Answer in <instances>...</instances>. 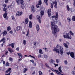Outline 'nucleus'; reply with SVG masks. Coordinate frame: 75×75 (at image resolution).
<instances>
[{
  "instance_id": "obj_44",
  "label": "nucleus",
  "mask_w": 75,
  "mask_h": 75,
  "mask_svg": "<svg viewBox=\"0 0 75 75\" xmlns=\"http://www.w3.org/2000/svg\"><path fill=\"white\" fill-rule=\"evenodd\" d=\"M71 74H73V75H75V71H72L71 72Z\"/></svg>"
},
{
  "instance_id": "obj_39",
  "label": "nucleus",
  "mask_w": 75,
  "mask_h": 75,
  "mask_svg": "<svg viewBox=\"0 0 75 75\" xmlns=\"http://www.w3.org/2000/svg\"><path fill=\"white\" fill-rule=\"evenodd\" d=\"M70 33L71 34V35H74V33L71 31L70 30Z\"/></svg>"
},
{
  "instance_id": "obj_57",
  "label": "nucleus",
  "mask_w": 75,
  "mask_h": 75,
  "mask_svg": "<svg viewBox=\"0 0 75 75\" xmlns=\"http://www.w3.org/2000/svg\"><path fill=\"white\" fill-rule=\"evenodd\" d=\"M38 5H39V4H38L36 5V7L37 8H38V7H39V6Z\"/></svg>"
},
{
  "instance_id": "obj_14",
  "label": "nucleus",
  "mask_w": 75,
  "mask_h": 75,
  "mask_svg": "<svg viewBox=\"0 0 75 75\" xmlns=\"http://www.w3.org/2000/svg\"><path fill=\"white\" fill-rule=\"evenodd\" d=\"M54 4H55V5H54V7H55L56 8H57V1H55Z\"/></svg>"
},
{
  "instance_id": "obj_21",
  "label": "nucleus",
  "mask_w": 75,
  "mask_h": 75,
  "mask_svg": "<svg viewBox=\"0 0 75 75\" xmlns=\"http://www.w3.org/2000/svg\"><path fill=\"white\" fill-rule=\"evenodd\" d=\"M7 32L6 31L4 32V33H3V36L4 37V36H5V35L7 34Z\"/></svg>"
},
{
  "instance_id": "obj_16",
  "label": "nucleus",
  "mask_w": 75,
  "mask_h": 75,
  "mask_svg": "<svg viewBox=\"0 0 75 75\" xmlns=\"http://www.w3.org/2000/svg\"><path fill=\"white\" fill-rule=\"evenodd\" d=\"M70 56L72 58H74V54L73 52H71L70 53Z\"/></svg>"
},
{
  "instance_id": "obj_33",
  "label": "nucleus",
  "mask_w": 75,
  "mask_h": 75,
  "mask_svg": "<svg viewBox=\"0 0 75 75\" xmlns=\"http://www.w3.org/2000/svg\"><path fill=\"white\" fill-rule=\"evenodd\" d=\"M13 58H12L11 57H9V61H11V62H12V61H13Z\"/></svg>"
},
{
  "instance_id": "obj_48",
  "label": "nucleus",
  "mask_w": 75,
  "mask_h": 75,
  "mask_svg": "<svg viewBox=\"0 0 75 75\" xmlns=\"http://www.w3.org/2000/svg\"><path fill=\"white\" fill-rule=\"evenodd\" d=\"M59 42H62V39H59Z\"/></svg>"
},
{
  "instance_id": "obj_42",
  "label": "nucleus",
  "mask_w": 75,
  "mask_h": 75,
  "mask_svg": "<svg viewBox=\"0 0 75 75\" xmlns=\"http://www.w3.org/2000/svg\"><path fill=\"white\" fill-rule=\"evenodd\" d=\"M64 64L65 65H67L68 64V62L67 60L64 61Z\"/></svg>"
},
{
  "instance_id": "obj_54",
  "label": "nucleus",
  "mask_w": 75,
  "mask_h": 75,
  "mask_svg": "<svg viewBox=\"0 0 75 75\" xmlns=\"http://www.w3.org/2000/svg\"><path fill=\"white\" fill-rule=\"evenodd\" d=\"M19 47H17V48H16V50H17V51H19Z\"/></svg>"
},
{
  "instance_id": "obj_35",
  "label": "nucleus",
  "mask_w": 75,
  "mask_h": 75,
  "mask_svg": "<svg viewBox=\"0 0 75 75\" xmlns=\"http://www.w3.org/2000/svg\"><path fill=\"white\" fill-rule=\"evenodd\" d=\"M67 7L68 11H69L70 8L69 7V6L68 5H67Z\"/></svg>"
},
{
  "instance_id": "obj_32",
  "label": "nucleus",
  "mask_w": 75,
  "mask_h": 75,
  "mask_svg": "<svg viewBox=\"0 0 75 75\" xmlns=\"http://www.w3.org/2000/svg\"><path fill=\"white\" fill-rule=\"evenodd\" d=\"M71 20H72V21H75V16H73Z\"/></svg>"
},
{
  "instance_id": "obj_45",
  "label": "nucleus",
  "mask_w": 75,
  "mask_h": 75,
  "mask_svg": "<svg viewBox=\"0 0 75 75\" xmlns=\"http://www.w3.org/2000/svg\"><path fill=\"white\" fill-rule=\"evenodd\" d=\"M10 64L8 62H6V66H9Z\"/></svg>"
},
{
  "instance_id": "obj_27",
  "label": "nucleus",
  "mask_w": 75,
  "mask_h": 75,
  "mask_svg": "<svg viewBox=\"0 0 75 75\" xmlns=\"http://www.w3.org/2000/svg\"><path fill=\"white\" fill-rule=\"evenodd\" d=\"M51 4V6H50L51 8H53V6H54V2H53V4Z\"/></svg>"
},
{
  "instance_id": "obj_18",
  "label": "nucleus",
  "mask_w": 75,
  "mask_h": 75,
  "mask_svg": "<svg viewBox=\"0 0 75 75\" xmlns=\"http://www.w3.org/2000/svg\"><path fill=\"white\" fill-rule=\"evenodd\" d=\"M29 28H32V23L31 22H29Z\"/></svg>"
},
{
  "instance_id": "obj_55",
  "label": "nucleus",
  "mask_w": 75,
  "mask_h": 75,
  "mask_svg": "<svg viewBox=\"0 0 75 75\" xmlns=\"http://www.w3.org/2000/svg\"><path fill=\"white\" fill-rule=\"evenodd\" d=\"M30 62H32L33 63H34V60H30Z\"/></svg>"
},
{
  "instance_id": "obj_63",
  "label": "nucleus",
  "mask_w": 75,
  "mask_h": 75,
  "mask_svg": "<svg viewBox=\"0 0 75 75\" xmlns=\"http://www.w3.org/2000/svg\"><path fill=\"white\" fill-rule=\"evenodd\" d=\"M33 65H34V66H36V64L35 63H33Z\"/></svg>"
},
{
  "instance_id": "obj_13",
  "label": "nucleus",
  "mask_w": 75,
  "mask_h": 75,
  "mask_svg": "<svg viewBox=\"0 0 75 75\" xmlns=\"http://www.w3.org/2000/svg\"><path fill=\"white\" fill-rule=\"evenodd\" d=\"M8 46L9 47H10V46H11V47H12V48H14V44L13 43L9 44L8 45Z\"/></svg>"
},
{
  "instance_id": "obj_9",
  "label": "nucleus",
  "mask_w": 75,
  "mask_h": 75,
  "mask_svg": "<svg viewBox=\"0 0 75 75\" xmlns=\"http://www.w3.org/2000/svg\"><path fill=\"white\" fill-rule=\"evenodd\" d=\"M51 69V70H52V71H54V72H56L58 74H61V72H59V71H58V70H54V69H53L52 68Z\"/></svg>"
},
{
  "instance_id": "obj_23",
  "label": "nucleus",
  "mask_w": 75,
  "mask_h": 75,
  "mask_svg": "<svg viewBox=\"0 0 75 75\" xmlns=\"http://www.w3.org/2000/svg\"><path fill=\"white\" fill-rule=\"evenodd\" d=\"M28 70V69H27V68L24 69H23L24 72V73H25V72H26V71H27Z\"/></svg>"
},
{
  "instance_id": "obj_50",
  "label": "nucleus",
  "mask_w": 75,
  "mask_h": 75,
  "mask_svg": "<svg viewBox=\"0 0 75 75\" xmlns=\"http://www.w3.org/2000/svg\"><path fill=\"white\" fill-rule=\"evenodd\" d=\"M45 65L47 67H49V66L48 65V64H47V63H45Z\"/></svg>"
},
{
  "instance_id": "obj_40",
  "label": "nucleus",
  "mask_w": 75,
  "mask_h": 75,
  "mask_svg": "<svg viewBox=\"0 0 75 75\" xmlns=\"http://www.w3.org/2000/svg\"><path fill=\"white\" fill-rule=\"evenodd\" d=\"M56 18H58V12L56 13Z\"/></svg>"
},
{
  "instance_id": "obj_61",
  "label": "nucleus",
  "mask_w": 75,
  "mask_h": 75,
  "mask_svg": "<svg viewBox=\"0 0 75 75\" xmlns=\"http://www.w3.org/2000/svg\"><path fill=\"white\" fill-rule=\"evenodd\" d=\"M10 72L8 73V74H5V75H10Z\"/></svg>"
},
{
  "instance_id": "obj_53",
  "label": "nucleus",
  "mask_w": 75,
  "mask_h": 75,
  "mask_svg": "<svg viewBox=\"0 0 75 75\" xmlns=\"http://www.w3.org/2000/svg\"><path fill=\"white\" fill-rule=\"evenodd\" d=\"M43 49L44 50H45V51H47V48H44Z\"/></svg>"
},
{
  "instance_id": "obj_47",
  "label": "nucleus",
  "mask_w": 75,
  "mask_h": 75,
  "mask_svg": "<svg viewBox=\"0 0 75 75\" xmlns=\"http://www.w3.org/2000/svg\"><path fill=\"white\" fill-rule=\"evenodd\" d=\"M44 57L45 58H48V56L46 55H44Z\"/></svg>"
},
{
  "instance_id": "obj_17",
  "label": "nucleus",
  "mask_w": 75,
  "mask_h": 75,
  "mask_svg": "<svg viewBox=\"0 0 75 75\" xmlns=\"http://www.w3.org/2000/svg\"><path fill=\"white\" fill-rule=\"evenodd\" d=\"M21 28V27L20 26H18L16 28V31H18V30H20V28Z\"/></svg>"
},
{
  "instance_id": "obj_56",
  "label": "nucleus",
  "mask_w": 75,
  "mask_h": 75,
  "mask_svg": "<svg viewBox=\"0 0 75 75\" xmlns=\"http://www.w3.org/2000/svg\"><path fill=\"white\" fill-rule=\"evenodd\" d=\"M52 18H55L56 17V16H52Z\"/></svg>"
},
{
  "instance_id": "obj_15",
  "label": "nucleus",
  "mask_w": 75,
  "mask_h": 75,
  "mask_svg": "<svg viewBox=\"0 0 75 75\" xmlns=\"http://www.w3.org/2000/svg\"><path fill=\"white\" fill-rule=\"evenodd\" d=\"M63 45L65 48H68V45L67 44L64 43Z\"/></svg>"
},
{
  "instance_id": "obj_3",
  "label": "nucleus",
  "mask_w": 75,
  "mask_h": 75,
  "mask_svg": "<svg viewBox=\"0 0 75 75\" xmlns=\"http://www.w3.org/2000/svg\"><path fill=\"white\" fill-rule=\"evenodd\" d=\"M16 1L17 3V5H20V4L22 5V8L23 9L25 7V4L24 3L23 0H16Z\"/></svg>"
},
{
  "instance_id": "obj_11",
  "label": "nucleus",
  "mask_w": 75,
  "mask_h": 75,
  "mask_svg": "<svg viewBox=\"0 0 75 75\" xmlns=\"http://www.w3.org/2000/svg\"><path fill=\"white\" fill-rule=\"evenodd\" d=\"M36 27L37 31H38L40 30V26L38 24H37L36 25Z\"/></svg>"
},
{
  "instance_id": "obj_60",
  "label": "nucleus",
  "mask_w": 75,
  "mask_h": 75,
  "mask_svg": "<svg viewBox=\"0 0 75 75\" xmlns=\"http://www.w3.org/2000/svg\"><path fill=\"white\" fill-rule=\"evenodd\" d=\"M38 57L39 58H41V54L40 55L39 54V55Z\"/></svg>"
},
{
  "instance_id": "obj_25",
  "label": "nucleus",
  "mask_w": 75,
  "mask_h": 75,
  "mask_svg": "<svg viewBox=\"0 0 75 75\" xmlns=\"http://www.w3.org/2000/svg\"><path fill=\"white\" fill-rule=\"evenodd\" d=\"M29 18L30 20H31V19H32V18H33V15L32 14H31L29 16Z\"/></svg>"
},
{
  "instance_id": "obj_20",
  "label": "nucleus",
  "mask_w": 75,
  "mask_h": 75,
  "mask_svg": "<svg viewBox=\"0 0 75 75\" xmlns=\"http://www.w3.org/2000/svg\"><path fill=\"white\" fill-rule=\"evenodd\" d=\"M67 20L68 23H69L71 21V18L68 17L67 18Z\"/></svg>"
},
{
  "instance_id": "obj_6",
  "label": "nucleus",
  "mask_w": 75,
  "mask_h": 75,
  "mask_svg": "<svg viewBox=\"0 0 75 75\" xmlns=\"http://www.w3.org/2000/svg\"><path fill=\"white\" fill-rule=\"evenodd\" d=\"M31 10L32 13H34L35 11V6L34 5H32L31 7Z\"/></svg>"
},
{
  "instance_id": "obj_64",
  "label": "nucleus",
  "mask_w": 75,
  "mask_h": 75,
  "mask_svg": "<svg viewBox=\"0 0 75 75\" xmlns=\"http://www.w3.org/2000/svg\"><path fill=\"white\" fill-rule=\"evenodd\" d=\"M73 5L74 6H75V2H74Z\"/></svg>"
},
{
  "instance_id": "obj_62",
  "label": "nucleus",
  "mask_w": 75,
  "mask_h": 75,
  "mask_svg": "<svg viewBox=\"0 0 75 75\" xmlns=\"http://www.w3.org/2000/svg\"><path fill=\"white\" fill-rule=\"evenodd\" d=\"M10 33L11 34H13V31H11L10 32Z\"/></svg>"
},
{
  "instance_id": "obj_12",
  "label": "nucleus",
  "mask_w": 75,
  "mask_h": 75,
  "mask_svg": "<svg viewBox=\"0 0 75 75\" xmlns=\"http://www.w3.org/2000/svg\"><path fill=\"white\" fill-rule=\"evenodd\" d=\"M6 41V38H3L1 40H0V42H1V41H3V43H4L5 42V41Z\"/></svg>"
},
{
  "instance_id": "obj_49",
  "label": "nucleus",
  "mask_w": 75,
  "mask_h": 75,
  "mask_svg": "<svg viewBox=\"0 0 75 75\" xmlns=\"http://www.w3.org/2000/svg\"><path fill=\"white\" fill-rule=\"evenodd\" d=\"M29 56H30V57H31V58H34V59H35V57L34 56H33L31 55H29Z\"/></svg>"
},
{
  "instance_id": "obj_34",
  "label": "nucleus",
  "mask_w": 75,
  "mask_h": 75,
  "mask_svg": "<svg viewBox=\"0 0 75 75\" xmlns=\"http://www.w3.org/2000/svg\"><path fill=\"white\" fill-rule=\"evenodd\" d=\"M7 30L8 31H9V30H11V28H10V27L9 26L7 28Z\"/></svg>"
},
{
  "instance_id": "obj_7",
  "label": "nucleus",
  "mask_w": 75,
  "mask_h": 75,
  "mask_svg": "<svg viewBox=\"0 0 75 75\" xmlns=\"http://www.w3.org/2000/svg\"><path fill=\"white\" fill-rule=\"evenodd\" d=\"M23 12H17L16 14V16H19L23 15Z\"/></svg>"
},
{
  "instance_id": "obj_10",
  "label": "nucleus",
  "mask_w": 75,
  "mask_h": 75,
  "mask_svg": "<svg viewBox=\"0 0 75 75\" xmlns=\"http://www.w3.org/2000/svg\"><path fill=\"white\" fill-rule=\"evenodd\" d=\"M37 19H38L39 23H41V20H40L41 19V18H40V16L38 15L37 16Z\"/></svg>"
},
{
  "instance_id": "obj_29",
  "label": "nucleus",
  "mask_w": 75,
  "mask_h": 75,
  "mask_svg": "<svg viewBox=\"0 0 75 75\" xmlns=\"http://www.w3.org/2000/svg\"><path fill=\"white\" fill-rule=\"evenodd\" d=\"M44 2L45 3L46 5H47V6L48 5V3H47V2H48V0H44Z\"/></svg>"
},
{
  "instance_id": "obj_51",
  "label": "nucleus",
  "mask_w": 75,
  "mask_h": 75,
  "mask_svg": "<svg viewBox=\"0 0 75 75\" xmlns=\"http://www.w3.org/2000/svg\"><path fill=\"white\" fill-rule=\"evenodd\" d=\"M8 0H6L5 1V3H8Z\"/></svg>"
},
{
  "instance_id": "obj_36",
  "label": "nucleus",
  "mask_w": 75,
  "mask_h": 75,
  "mask_svg": "<svg viewBox=\"0 0 75 75\" xmlns=\"http://www.w3.org/2000/svg\"><path fill=\"white\" fill-rule=\"evenodd\" d=\"M12 19L13 20H14V21H15L16 20V19H15L14 16H12Z\"/></svg>"
},
{
  "instance_id": "obj_24",
  "label": "nucleus",
  "mask_w": 75,
  "mask_h": 75,
  "mask_svg": "<svg viewBox=\"0 0 75 75\" xmlns=\"http://www.w3.org/2000/svg\"><path fill=\"white\" fill-rule=\"evenodd\" d=\"M11 68H9L8 69V70L6 71V73H8L9 71H11Z\"/></svg>"
},
{
  "instance_id": "obj_58",
  "label": "nucleus",
  "mask_w": 75,
  "mask_h": 75,
  "mask_svg": "<svg viewBox=\"0 0 75 75\" xmlns=\"http://www.w3.org/2000/svg\"><path fill=\"white\" fill-rule=\"evenodd\" d=\"M19 58H20V59H21V58H23V56H22L21 55L19 56Z\"/></svg>"
},
{
  "instance_id": "obj_8",
  "label": "nucleus",
  "mask_w": 75,
  "mask_h": 75,
  "mask_svg": "<svg viewBox=\"0 0 75 75\" xmlns=\"http://www.w3.org/2000/svg\"><path fill=\"white\" fill-rule=\"evenodd\" d=\"M51 8H50L48 9L47 12V13L48 14V17H50L51 16Z\"/></svg>"
},
{
  "instance_id": "obj_5",
  "label": "nucleus",
  "mask_w": 75,
  "mask_h": 75,
  "mask_svg": "<svg viewBox=\"0 0 75 75\" xmlns=\"http://www.w3.org/2000/svg\"><path fill=\"white\" fill-rule=\"evenodd\" d=\"M63 37H64V38H68V39H69L70 40L71 39L72 37L71 36H70L69 37L68 34L67 33V36L65 35H63Z\"/></svg>"
},
{
  "instance_id": "obj_46",
  "label": "nucleus",
  "mask_w": 75,
  "mask_h": 75,
  "mask_svg": "<svg viewBox=\"0 0 75 75\" xmlns=\"http://www.w3.org/2000/svg\"><path fill=\"white\" fill-rule=\"evenodd\" d=\"M59 60L58 59H57L56 60V62L57 63H59Z\"/></svg>"
},
{
  "instance_id": "obj_52",
  "label": "nucleus",
  "mask_w": 75,
  "mask_h": 75,
  "mask_svg": "<svg viewBox=\"0 0 75 75\" xmlns=\"http://www.w3.org/2000/svg\"><path fill=\"white\" fill-rule=\"evenodd\" d=\"M17 54H18L19 56H21V54L20 53H17Z\"/></svg>"
},
{
  "instance_id": "obj_19",
  "label": "nucleus",
  "mask_w": 75,
  "mask_h": 75,
  "mask_svg": "<svg viewBox=\"0 0 75 75\" xmlns=\"http://www.w3.org/2000/svg\"><path fill=\"white\" fill-rule=\"evenodd\" d=\"M41 16H43L44 15V11H42L40 12Z\"/></svg>"
},
{
  "instance_id": "obj_2",
  "label": "nucleus",
  "mask_w": 75,
  "mask_h": 75,
  "mask_svg": "<svg viewBox=\"0 0 75 75\" xmlns=\"http://www.w3.org/2000/svg\"><path fill=\"white\" fill-rule=\"evenodd\" d=\"M63 49V48L61 46H60L59 45H57L56 46V47H54V49L53 50L54 51H56V52L58 54L59 53V50L60 54L62 55V54L64 53Z\"/></svg>"
},
{
  "instance_id": "obj_37",
  "label": "nucleus",
  "mask_w": 75,
  "mask_h": 75,
  "mask_svg": "<svg viewBox=\"0 0 75 75\" xmlns=\"http://www.w3.org/2000/svg\"><path fill=\"white\" fill-rule=\"evenodd\" d=\"M39 53H40V54H42L43 53H42V50L40 49L39 50Z\"/></svg>"
},
{
  "instance_id": "obj_41",
  "label": "nucleus",
  "mask_w": 75,
  "mask_h": 75,
  "mask_svg": "<svg viewBox=\"0 0 75 75\" xmlns=\"http://www.w3.org/2000/svg\"><path fill=\"white\" fill-rule=\"evenodd\" d=\"M39 75H42V73L41 71H39Z\"/></svg>"
},
{
  "instance_id": "obj_30",
  "label": "nucleus",
  "mask_w": 75,
  "mask_h": 75,
  "mask_svg": "<svg viewBox=\"0 0 75 75\" xmlns=\"http://www.w3.org/2000/svg\"><path fill=\"white\" fill-rule=\"evenodd\" d=\"M23 44L24 45H25L26 44V42H27V41L25 40H24L23 41Z\"/></svg>"
},
{
  "instance_id": "obj_22",
  "label": "nucleus",
  "mask_w": 75,
  "mask_h": 75,
  "mask_svg": "<svg viewBox=\"0 0 75 75\" xmlns=\"http://www.w3.org/2000/svg\"><path fill=\"white\" fill-rule=\"evenodd\" d=\"M28 22V18H26L25 20V24H27Z\"/></svg>"
},
{
  "instance_id": "obj_43",
  "label": "nucleus",
  "mask_w": 75,
  "mask_h": 75,
  "mask_svg": "<svg viewBox=\"0 0 75 75\" xmlns=\"http://www.w3.org/2000/svg\"><path fill=\"white\" fill-rule=\"evenodd\" d=\"M9 51L12 54V53L11 52H13V50L11 49Z\"/></svg>"
},
{
  "instance_id": "obj_1",
  "label": "nucleus",
  "mask_w": 75,
  "mask_h": 75,
  "mask_svg": "<svg viewBox=\"0 0 75 75\" xmlns=\"http://www.w3.org/2000/svg\"><path fill=\"white\" fill-rule=\"evenodd\" d=\"M51 25H52L51 29L52 30L53 34H55L57 32H59V29L58 28V26L55 25V23L53 22H51Z\"/></svg>"
},
{
  "instance_id": "obj_28",
  "label": "nucleus",
  "mask_w": 75,
  "mask_h": 75,
  "mask_svg": "<svg viewBox=\"0 0 75 75\" xmlns=\"http://www.w3.org/2000/svg\"><path fill=\"white\" fill-rule=\"evenodd\" d=\"M41 4H42V2H41V1L40 0L38 1V4L39 5H41Z\"/></svg>"
},
{
  "instance_id": "obj_31",
  "label": "nucleus",
  "mask_w": 75,
  "mask_h": 75,
  "mask_svg": "<svg viewBox=\"0 0 75 75\" xmlns=\"http://www.w3.org/2000/svg\"><path fill=\"white\" fill-rule=\"evenodd\" d=\"M54 60L51 59L50 60V64H52V63L54 62Z\"/></svg>"
},
{
  "instance_id": "obj_38",
  "label": "nucleus",
  "mask_w": 75,
  "mask_h": 75,
  "mask_svg": "<svg viewBox=\"0 0 75 75\" xmlns=\"http://www.w3.org/2000/svg\"><path fill=\"white\" fill-rule=\"evenodd\" d=\"M29 35V29H28L27 31V33L26 34V36L27 37V36H28V35Z\"/></svg>"
},
{
  "instance_id": "obj_59",
  "label": "nucleus",
  "mask_w": 75,
  "mask_h": 75,
  "mask_svg": "<svg viewBox=\"0 0 75 75\" xmlns=\"http://www.w3.org/2000/svg\"><path fill=\"white\" fill-rule=\"evenodd\" d=\"M34 45H35V47L36 46V42H34Z\"/></svg>"
},
{
  "instance_id": "obj_26",
  "label": "nucleus",
  "mask_w": 75,
  "mask_h": 75,
  "mask_svg": "<svg viewBox=\"0 0 75 75\" xmlns=\"http://www.w3.org/2000/svg\"><path fill=\"white\" fill-rule=\"evenodd\" d=\"M58 69L59 71L60 72H62V70H61V67H59Z\"/></svg>"
},
{
  "instance_id": "obj_4",
  "label": "nucleus",
  "mask_w": 75,
  "mask_h": 75,
  "mask_svg": "<svg viewBox=\"0 0 75 75\" xmlns=\"http://www.w3.org/2000/svg\"><path fill=\"white\" fill-rule=\"evenodd\" d=\"M3 11H5V13L4 14V17L5 18H6L7 17V6L6 5H4L3 6Z\"/></svg>"
}]
</instances>
